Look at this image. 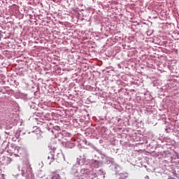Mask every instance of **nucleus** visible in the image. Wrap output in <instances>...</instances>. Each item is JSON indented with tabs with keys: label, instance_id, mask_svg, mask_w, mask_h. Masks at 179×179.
<instances>
[{
	"label": "nucleus",
	"instance_id": "nucleus-3",
	"mask_svg": "<svg viewBox=\"0 0 179 179\" xmlns=\"http://www.w3.org/2000/svg\"><path fill=\"white\" fill-rule=\"evenodd\" d=\"M120 179H128V173H120Z\"/></svg>",
	"mask_w": 179,
	"mask_h": 179
},
{
	"label": "nucleus",
	"instance_id": "nucleus-2",
	"mask_svg": "<svg viewBox=\"0 0 179 179\" xmlns=\"http://www.w3.org/2000/svg\"><path fill=\"white\" fill-rule=\"evenodd\" d=\"M52 179H61V176L55 172L51 173Z\"/></svg>",
	"mask_w": 179,
	"mask_h": 179
},
{
	"label": "nucleus",
	"instance_id": "nucleus-1",
	"mask_svg": "<svg viewBox=\"0 0 179 179\" xmlns=\"http://www.w3.org/2000/svg\"><path fill=\"white\" fill-rule=\"evenodd\" d=\"M47 162L49 164H52L55 162V158H54V155L49 154L47 157Z\"/></svg>",
	"mask_w": 179,
	"mask_h": 179
},
{
	"label": "nucleus",
	"instance_id": "nucleus-4",
	"mask_svg": "<svg viewBox=\"0 0 179 179\" xmlns=\"http://www.w3.org/2000/svg\"><path fill=\"white\" fill-rule=\"evenodd\" d=\"M145 179H149V176H146L145 177Z\"/></svg>",
	"mask_w": 179,
	"mask_h": 179
},
{
	"label": "nucleus",
	"instance_id": "nucleus-5",
	"mask_svg": "<svg viewBox=\"0 0 179 179\" xmlns=\"http://www.w3.org/2000/svg\"><path fill=\"white\" fill-rule=\"evenodd\" d=\"M81 171H82V172H83V171H86V170H85V169H82V170H81Z\"/></svg>",
	"mask_w": 179,
	"mask_h": 179
},
{
	"label": "nucleus",
	"instance_id": "nucleus-6",
	"mask_svg": "<svg viewBox=\"0 0 179 179\" xmlns=\"http://www.w3.org/2000/svg\"><path fill=\"white\" fill-rule=\"evenodd\" d=\"M1 33H2V31H0V34H1Z\"/></svg>",
	"mask_w": 179,
	"mask_h": 179
}]
</instances>
